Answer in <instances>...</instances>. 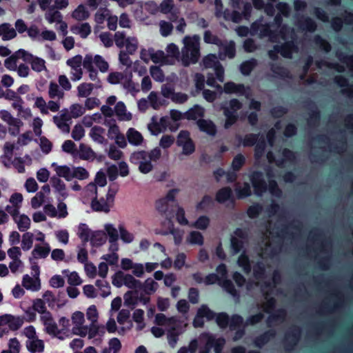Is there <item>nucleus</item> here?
<instances>
[{
    "label": "nucleus",
    "mask_w": 353,
    "mask_h": 353,
    "mask_svg": "<svg viewBox=\"0 0 353 353\" xmlns=\"http://www.w3.org/2000/svg\"><path fill=\"white\" fill-rule=\"evenodd\" d=\"M216 323L221 329H225L228 327L230 316L226 312H219L216 314Z\"/></svg>",
    "instance_id": "41"
},
{
    "label": "nucleus",
    "mask_w": 353,
    "mask_h": 353,
    "mask_svg": "<svg viewBox=\"0 0 353 353\" xmlns=\"http://www.w3.org/2000/svg\"><path fill=\"white\" fill-rule=\"evenodd\" d=\"M50 252V248L48 243L46 246H42L39 244L35 245L33 250L32 251V258L37 259L39 258H46Z\"/></svg>",
    "instance_id": "19"
},
{
    "label": "nucleus",
    "mask_w": 353,
    "mask_h": 353,
    "mask_svg": "<svg viewBox=\"0 0 353 353\" xmlns=\"http://www.w3.org/2000/svg\"><path fill=\"white\" fill-rule=\"evenodd\" d=\"M266 147L265 140L261 137L255 144L254 148V158L256 160L260 159L264 154Z\"/></svg>",
    "instance_id": "38"
},
{
    "label": "nucleus",
    "mask_w": 353,
    "mask_h": 353,
    "mask_svg": "<svg viewBox=\"0 0 353 353\" xmlns=\"http://www.w3.org/2000/svg\"><path fill=\"white\" fill-rule=\"evenodd\" d=\"M91 230L85 223H80L78 229V236L81 239L83 244H85L90 240L92 234Z\"/></svg>",
    "instance_id": "25"
},
{
    "label": "nucleus",
    "mask_w": 353,
    "mask_h": 353,
    "mask_svg": "<svg viewBox=\"0 0 353 353\" xmlns=\"http://www.w3.org/2000/svg\"><path fill=\"white\" fill-rule=\"evenodd\" d=\"M299 28L310 32H314L317 28L316 22L309 17H303L299 21Z\"/></svg>",
    "instance_id": "20"
},
{
    "label": "nucleus",
    "mask_w": 353,
    "mask_h": 353,
    "mask_svg": "<svg viewBox=\"0 0 353 353\" xmlns=\"http://www.w3.org/2000/svg\"><path fill=\"white\" fill-rule=\"evenodd\" d=\"M308 106L314 108L310 114V118L307 120V123L310 125H316L319 123L321 114L320 112L317 110L316 106L314 101L309 100L307 102Z\"/></svg>",
    "instance_id": "21"
},
{
    "label": "nucleus",
    "mask_w": 353,
    "mask_h": 353,
    "mask_svg": "<svg viewBox=\"0 0 353 353\" xmlns=\"http://www.w3.org/2000/svg\"><path fill=\"white\" fill-rule=\"evenodd\" d=\"M196 124L200 131L210 136L214 137L217 132L216 125L210 119H199L197 120Z\"/></svg>",
    "instance_id": "8"
},
{
    "label": "nucleus",
    "mask_w": 353,
    "mask_h": 353,
    "mask_svg": "<svg viewBox=\"0 0 353 353\" xmlns=\"http://www.w3.org/2000/svg\"><path fill=\"white\" fill-rule=\"evenodd\" d=\"M223 49L224 54L230 59H233L236 55V46L233 41H223V46L219 47Z\"/></svg>",
    "instance_id": "33"
},
{
    "label": "nucleus",
    "mask_w": 353,
    "mask_h": 353,
    "mask_svg": "<svg viewBox=\"0 0 353 353\" xmlns=\"http://www.w3.org/2000/svg\"><path fill=\"white\" fill-rule=\"evenodd\" d=\"M245 163V157L243 154L239 153L232 159L231 168L234 172H239Z\"/></svg>",
    "instance_id": "40"
},
{
    "label": "nucleus",
    "mask_w": 353,
    "mask_h": 353,
    "mask_svg": "<svg viewBox=\"0 0 353 353\" xmlns=\"http://www.w3.org/2000/svg\"><path fill=\"white\" fill-rule=\"evenodd\" d=\"M223 114L225 117V121L224 124V127L225 129H228L232 125H233L239 119V116L237 113H234V112H230L228 109H223Z\"/></svg>",
    "instance_id": "30"
},
{
    "label": "nucleus",
    "mask_w": 353,
    "mask_h": 353,
    "mask_svg": "<svg viewBox=\"0 0 353 353\" xmlns=\"http://www.w3.org/2000/svg\"><path fill=\"white\" fill-rule=\"evenodd\" d=\"M236 192L238 199L246 198L252 194L250 186L248 183H245L243 188H236Z\"/></svg>",
    "instance_id": "63"
},
{
    "label": "nucleus",
    "mask_w": 353,
    "mask_h": 353,
    "mask_svg": "<svg viewBox=\"0 0 353 353\" xmlns=\"http://www.w3.org/2000/svg\"><path fill=\"white\" fill-rule=\"evenodd\" d=\"M202 63L204 68H213L219 63V61L215 54H209L203 57Z\"/></svg>",
    "instance_id": "48"
},
{
    "label": "nucleus",
    "mask_w": 353,
    "mask_h": 353,
    "mask_svg": "<svg viewBox=\"0 0 353 353\" xmlns=\"http://www.w3.org/2000/svg\"><path fill=\"white\" fill-rule=\"evenodd\" d=\"M17 224L18 229L21 232H25L30 227V219L26 214H21L17 219V221H14Z\"/></svg>",
    "instance_id": "36"
},
{
    "label": "nucleus",
    "mask_w": 353,
    "mask_h": 353,
    "mask_svg": "<svg viewBox=\"0 0 353 353\" xmlns=\"http://www.w3.org/2000/svg\"><path fill=\"white\" fill-rule=\"evenodd\" d=\"M219 283L221 284L225 291L232 296H239V292L231 280L228 279H223Z\"/></svg>",
    "instance_id": "44"
},
{
    "label": "nucleus",
    "mask_w": 353,
    "mask_h": 353,
    "mask_svg": "<svg viewBox=\"0 0 353 353\" xmlns=\"http://www.w3.org/2000/svg\"><path fill=\"white\" fill-rule=\"evenodd\" d=\"M281 154H282L283 159H278L276 161V165L279 168H281L283 166V163L285 161H292L295 160V159H296L294 152L288 148H284L282 150Z\"/></svg>",
    "instance_id": "29"
},
{
    "label": "nucleus",
    "mask_w": 353,
    "mask_h": 353,
    "mask_svg": "<svg viewBox=\"0 0 353 353\" xmlns=\"http://www.w3.org/2000/svg\"><path fill=\"white\" fill-rule=\"evenodd\" d=\"M270 70L274 74L276 77L282 79L292 77L289 70L279 63H271Z\"/></svg>",
    "instance_id": "18"
},
{
    "label": "nucleus",
    "mask_w": 353,
    "mask_h": 353,
    "mask_svg": "<svg viewBox=\"0 0 353 353\" xmlns=\"http://www.w3.org/2000/svg\"><path fill=\"white\" fill-rule=\"evenodd\" d=\"M124 285L130 289H142L143 283L139 281L134 278L131 274H125Z\"/></svg>",
    "instance_id": "27"
},
{
    "label": "nucleus",
    "mask_w": 353,
    "mask_h": 353,
    "mask_svg": "<svg viewBox=\"0 0 353 353\" xmlns=\"http://www.w3.org/2000/svg\"><path fill=\"white\" fill-rule=\"evenodd\" d=\"M216 313L210 310L208 305H202L197 311L198 317L206 318L208 321L213 320L216 316Z\"/></svg>",
    "instance_id": "32"
},
{
    "label": "nucleus",
    "mask_w": 353,
    "mask_h": 353,
    "mask_svg": "<svg viewBox=\"0 0 353 353\" xmlns=\"http://www.w3.org/2000/svg\"><path fill=\"white\" fill-rule=\"evenodd\" d=\"M228 326L230 330L232 331L236 330L237 328L244 327L243 318L237 314H232V316L230 317Z\"/></svg>",
    "instance_id": "35"
},
{
    "label": "nucleus",
    "mask_w": 353,
    "mask_h": 353,
    "mask_svg": "<svg viewBox=\"0 0 353 353\" xmlns=\"http://www.w3.org/2000/svg\"><path fill=\"white\" fill-rule=\"evenodd\" d=\"M126 136L128 142L133 145H140L143 141V137L142 134L133 128L128 129Z\"/></svg>",
    "instance_id": "13"
},
{
    "label": "nucleus",
    "mask_w": 353,
    "mask_h": 353,
    "mask_svg": "<svg viewBox=\"0 0 353 353\" xmlns=\"http://www.w3.org/2000/svg\"><path fill=\"white\" fill-rule=\"evenodd\" d=\"M314 41L315 44L319 46L325 52L328 53L332 49L330 43L320 35L317 34L314 37Z\"/></svg>",
    "instance_id": "50"
},
{
    "label": "nucleus",
    "mask_w": 353,
    "mask_h": 353,
    "mask_svg": "<svg viewBox=\"0 0 353 353\" xmlns=\"http://www.w3.org/2000/svg\"><path fill=\"white\" fill-rule=\"evenodd\" d=\"M48 94L51 99H54L57 97L59 99L63 98L64 95L63 92L59 89L57 83L53 81L50 83Z\"/></svg>",
    "instance_id": "51"
},
{
    "label": "nucleus",
    "mask_w": 353,
    "mask_h": 353,
    "mask_svg": "<svg viewBox=\"0 0 353 353\" xmlns=\"http://www.w3.org/2000/svg\"><path fill=\"white\" fill-rule=\"evenodd\" d=\"M230 249L232 254H237L242 250H244L245 241L242 239H238L236 236H231L230 239Z\"/></svg>",
    "instance_id": "23"
},
{
    "label": "nucleus",
    "mask_w": 353,
    "mask_h": 353,
    "mask_svg": "<svg viewBox=\"0 0 353 353\" xmlns=\"http://www.w3.org/2000/svg\"><path fill=\"white\" fill-rule=\"evenodd\" d=\"M94 88L92 83H83L78 88V96L79 97H87L90 94Z\"/></svg>",
    "instance_id": "46"
},
{
    "label": "nucleus",
    "mask_w": 353,
    "mask_h": 353,
    "mask_svg": "<svg viewBox=\"0 0 353 353\" xmlns=\"http://www.w3.org/2000/svg\"><path fill=\"white\" fill-rule=\"evenodd\" d=\"M237 264L239 267L242 268L243 271L248 274L251 272L252 267L250 258L246 254L245 250H243L237 259Z\"/></svg>",
    "instance_id": "22"
},
{
    "label": "nucleus",
    "mask_w": 353,
    "mask_h": 353,
    "mask_svg": "<svg viewBox=\"0 0 353 353\" xmlns=\"http://www.w3.org/2000/svg\"><path fill=\"white\" fill-rule=\"evenodd\" d=\"M259 134H247L242 139L241 137L239 139L241 141V143L244 147H252L255 145L259 141Z\"/></svg>",
    "instance_id": "34"
},
{
    "label": "nucleus",
    "mask_w": 353,
    "mask_h": 353,
    "mask_svg": "<svg viewBox=\"0 0 353 353\" xmlns=\"http://www.w3.org/2000/svg\"><path fill=\"white\" fill-rule=\"evenodd\" d=\"M148 159V152L145 150H140L133 152L130 158V161L133 164H140Z\"/></svg>",
    "instance_id": "37"
},
{
    "label": "nucleus",
    "mask_w": 353,
    "mask_h": 353,
    "mask_svg": "<svg viewBox=\"0 0 353 353\" xmlns=\"http://www.w3.org/2000/svg\"><path fill=\"white\" fill-rule=\"evenodd\" d=\"M286 316V311L284 309H279L276 313L270 314L266 322L268 327L272 326V323L278 320H284Z\"/></svg>",
    "instance_id": "43"
},
{
    "label": "nucleus",
    "mask_w": 353,
    "mask_h": 353,
    "mask_svg": "<svg viewBox=\"0 0 353 353\" xmlns=\"http://www.w3.org/2000/svg\"><path fill=\"white\" fill-rule=\"evenodd\" d=\"M52 187H54L60 194L64 196L65 194V184L59 177L53 176L51 179Z\"/></svg>",
    "instance_id": "59"
},
{
    "label": "nucleus",
    "mask_w": 353,
    "mask_h": 353,
    "mask_svg": "<svg viewBox=\"0 0 353 353\" xmlns=\"http://www.w3.org/2000/svg\"><path fill=\"white\" fill-rule=\"evenodd\" d=\"M14 145L12 143L6 142L3 147L4 154L1 157L2 163L6 167L10 168L12 158L13 156Z\"/></svg>",
    "instance_id": "16"
},
{
    "label": "nucleus",
    "mask_w": 353,
    "mask_h": 353,
    "mask_svg": "<svg viewBox=\"0 0 353 353\" xmlns=\"http://www.w3.org/2000/svg\"><path fill=\"white\" fill-rule=\"evenodd\" d=\"M36 279L30 277L28 274H25L23 276L22 285L27 289L32 291H38L40 289V281L39 277H35Z\"/></svg>",
    "instance_id": "15"
},
{
    "label": "nucleus",
    "mask_w": 353,
    "mask_h": 353,
    "mask_svg": "<svg viewBox=\"0 0 353 353\" xmlns=\"http://www.w3.org/2000/svg\"><path fill=\"white\" fill-rule=\"evenodd\" d=\"M214 205V201L211 196L210 195H205L203 196L201 201L199 202L196 205V208L197 210H205L207 208H211Z\"/></svg>",
    "instance_id": "47"
},
{
    "label": "nucleus",
    "mask_w": 353,
    "mask_h": 353,
    "mask_svg": "<svg viewBox=\"0 0 353 353\" xmlns=\"http://www.w3.org/2000/svg\"><path fill=\"white\" fill-rule=\"evenodd\" d=\"M210 218L208 216L202 215L200 216L196 221L192 224V227L204 230L208 228L210 225Z\"/></svg>",
    "instance_id": "49"
},
{
    "label": "nucleus",
    "mask_w": 353,
    "mask_h": 353,
    "mask_svg": "<svg viewBox=\"0 0 353 353\" xmlns=\"http://www.w3.org/2000/svg\"><path fill=\"white\" fill-rule=\"evenodd\" d=\"M89 12L82 4L78 6L72 14V17L78 21L85 20L89 17Z\"/></svg>",
    "instance_id": "31"
},
{
    "label": "nucleus",
    "mask_w": 353,
    "mask_h": 353,
    "mask_svg": "<svg viewBox=\"0 0 353 353\" xmlns=\"http://www.w3.org/2000/svg\"><path fill=\"white\" fill-rule=\"evenodd\" d=\"M184 46L182 48V62L185 66L198 62L200 53V37L197 34L192 37L185 36L183 39Z\"/></svg>",
    "instance_id": "1"
},
{
    "label": "nucleus",
    "mask_w": 353,
    "mask_h": 353,
    "mask_svg": "<svg viewBox=\"0 0 353 353\" xmlns=\"http://www.w3.org/2000/svg\"><path fill=\"white\" fill-rule=\"evenodd\" d=\"M55 171L59 177H63L66 181H70L72 179V172L67 165H57Z\"/></svg>",
    "instance_id": "39"
},
{
    "label": "nucleus",
    "mask_w": 353,
    "mask_h": 353,
    "mask_svg": "<svg viewBox=\"0 0 353 353\" xmlns=\"http://www.w3.org/2000/svg\"><path fill=\"white\" fill-rule=\"evenodd\" d=\"M105 231L109 236V242L115 243L119 239V234L117 229L111 224H107L105 226Z\"/></svg>",
    "instance_id": "60"
},
{
    "label": "nucleus",
    "mask_w": 353,
    "mask_h": 353,
    "mask_svg": "<svg viewBox=\"0 0 353 353\" xmlns=\"http://www.w3.org/2000/svg\"><path fill=\"white\" fill-rule=\"evenodd\" d=\"M27 348L32 353H34L37 351L39 352H41L44 350L43 341L40 339L32 341L30 342L29 345H27Z\"/></svg>",
    "instance_id": "57"
},
{
    "label": "nucleus",
    "mask_w": 353,
    "mask_h": 353,
    "mask_svg": "<svg viewBox=\"0 0 353 353\" xmlns=\"http://www.w3.org/2000/svg\"><path fill=\"white\" fill-rule=\"evenodd\" d=\"M45 63L46 62L43 59L34 57L30 64L34 71L40 72L46 69Z\"/></svg>",
    "instance_id": "61"
},
{
    "label": "nucleus",
    "mask_w": 353,
    "mask_h": 353,
    "mask_svg": "<svg viewBox=\"0 0 353 353\" xmlns=\"http://www.w3.org/2000/svg\"><path fill=\"white\" fill-rule=\"evenodd\" d=\"M71 30L74 33L78 32L81 38L85 39L91 33V27L88 23H83L80 26H72Z\"/></svg>",
    "instance_id": "28"
},
{
    "label": "nucleus",
    "mask_w": 353,
    "mask_h": 353,
    "mask_svg": "<svg viewBox=\"0 0 353 353\" xmlns=\"http://www.w3.org/2000/svg\"><path fill=\"white\" fill-rule=\"evenodd\" d=\"M223 91L225 94H237L239 96L249 97L250 88L245 87L243 83H235L233 81L226 82L223 85Z\"/></svg>",
    "instance_id": "4"
},
{
    "label": "nucleus",
    "mask_w": 353,
    "mask_h": 353,
    "mask_svg": "<svg viewBox=\"0 0 353 353\" xmlns=\"http://www.w3.org/2000/svg\"><path fill=\"white\" fill-rule=\"evenodd\" d=\"M33 234L26 232L22 236L21 248L24 251L29 250L33 244Z\"/></svg>",
    "instance_id": "53"
},
{
    "label": "nucleus",
    "mask_w": 353,
    "mask_h": 353,
    "mask_svg": "<svg viewBox=\"0 0 353 353\" xmlns=\"http://www.w3.org/2000/svg\"><path fill=\"white\" fill-rule=\"evenodd\" d=\"M250 180L256 195L261 196L267 191L268 185L261 171H253L250 176Z\"/></svg>",
    "instance_id": "3"
},
{
    "label": "nucleus",
    "mask_w": 353,
    "mask_h": 353,
    "mask_svg": "<svg viewBox=\"0 0 353 353\" xmlns=\"http://www.w3.org/2000/svg\"><path fill=\"white\" fill-rule=\"evenodd\" d=\"M225 343V340L223 338L215 339L212 336H210L206 342V345L210 350L214 347L215 353H221Z\"/></svg>",
    "instance_id": "14"
},
{
    "label": "nucleus",
    "mask_w": 353,
    "mask_h": 353,
    "mask_svg": "<svg viewBox=\"0 0 353 353\" xmlns=\"http://www.w3.org/2000/svg\"><path fill=\"white\" fill-rule=\"evenodd\" d=\"M104 132V128L99 125H94L90 130V136L94 141L103 143L105 141V138L103 136Z\"/></svg>",
    "instance_id": "24"
},
{
    "label": "nucleus",
    "mask_w": 353,
    "mask_h": 353,
    "mask_svg": "<svg viewBox=\"0 0 353 353\" xmlns=\"http://www.w3.org/2000/svg\"><path fill=\"white\" fill-rule=\"evenodd\" d=\"M93 150L83 143L79 145V157L83 160H88L94 156Z\"/></svg>",
    "instance_id": "54"
},
{
    "label": "nucleus",
    "mask_w": 353,
    "mask_h": 353,
    "mask_svg": "<svg viewBox=\"0 0 353 353\" xmlns=\"http://www.w3.org/2000/svg\"><path fill=\"white\" fill-rule=\"evenodd\" d=\"M112 205V204L110 201H108L107 198L105 199L103 197H101L98 199L97 194L91 201V208L94 212L108 213Z\"/></svg>",
    "instance_id": "5"
},
{
    "label": "nucleus",
    "mask_w": 353,
    "mask_h": 353,
    "mask_svg": "<svg viewBox=\"0 0 353 353\" xmlns=\"http://www.w3.org/2000/svg\"><path fill=\"white\" fill-rule=\"evenodd\" d=\"M203 41L205 43L214 44L219 47L223 46V41L218 36L213 34L210 30H205L204 32Z\"/></svg>",
    "instance_id": "26"
},
{
    "label": "nucleus",
    "mask_w": 353,
    "mask_h": 353,
    "mask_svg": "<svg viewBox=\"0 0 353 353\" xmlns=\"http://www.w3.org/2000/svg\"><path fill=\"white\" fill-rule=\"evenodd\" d=\"M94 63L101 72H105L108 69L109 65L108 62L105 61L101 55L97 54L94 56Z\"/></svg>",
    "instance_id": "64"
},
{
    "label": "nucleus",
    "mask_w": 353,
    "mask_h": 353,
    "mask_svg": "<svg viewBox=\"0 0 353 353\" xmlns=\"http://www.w3.org/2000/svg\"><path fill=\"white\" fill-rule=\"evenodd\" d=\"M334 82L339 87L342 88L341 92L349 97H353V85L350 84L348 79L342 75H337L334 78Z\"/></svg>",
    "instance_id": "7"
},
{
    "label": "nucleus",
    "mask_w": 353,
    "mask_h": 353,
    "mask_svg": "<svg viewBox=\"0 0 353 353\" xmlns=\"http://www.w3.org/2000/svg\"><path fill=\"white\" fill-rule=\"evenodd\" d=\"M263 211V206L259 203H254L247 210V214L250 219H256Z\"/></svg>",
    "instance_id": "45"
},
{
    "label": "nucleus",
    "mask_w": 353,
    "mask_h": 353,
    "mask_svg": "<svg viewBox=\"0 0 353 353\" xmlns=\"http://www.w3.org/2000/svg\"><path fill=\"white\" fill-rule=\"evenodd\" d=\"M258 61L254 58H251L247 61H243L239 66L241 73L244 76H248L252 71L257 66Z\"/></svg>",
    "instance_id": "17"
},
{
    "label": "nucleus",
    "mask_w": 353,
    "mask_h": 353,
    "mask_svg": "<svg viewBox=\"0 0 353 353\" xmlns=\"http://www.w3.org/2000/svg\"><path fill=\"white\" fill-rule=\"evenodd\" d=\"M150 72L154 81L159 82H163L164 81L165 75L163 70L160 68L159 66H151L150 68Z\"/></svg>",
    "instance_id": "52"
},
{
    "label": "nucleus",
    "mask_w": 353,
    "mask_h": 353,
    "mask_svg": "<svg viewBox=\"0 0 353 353\" xmlns=\"http://www.w3.org/2000/svg\"><path fill=\"white\" fill-rule=\"evenodd\" d=\"M288 112V109L283 105H276L270 109V113L274 119L283 117Z\"/></svg>",
    "instance_id": "56"
},
{
    "label": "nucleus",
    "mask_w": 353,
    "mask_h": 353,
    "mask_svg": "<svg viewBox=\"0 0 353 353\" xmlns=\"http://www.w3.org/2000/svg\"><path fill=\"white\" fill-rule=\"evenodd\" d=\"M204 115L205 109L202 106L196 104L184 113L183 117L188 120L195 121L198 118L202 119Z\"/></svg>",
    "instance_id": "9"
},
{
    "label": "nucleus",
    "mask_w": 353,
    "mask_h": 353,
    "mask_svg": "<svg viewBox=\"0 0 353 353\" xmlns=\"http://www.w3.org/2000/svg\"><path fill=\"white\" fill-rule=\"evenodd\" d=\"M0 36L3 41H8L17 37V32L10 23H3L0 25Z\"/></svg>",
    "instance_id": "10"
},
{
    "label": "nucleus",
    "mask_w": 353,
    "mask_h": 353,
    "mask_svg": "<svg viewBox=\"0 0 353 353\" xmlns=\"http://www.w3.org/2000/svg\"><path fill=\"white\" fill-rule=\"evenodd\" d=\"M301 336V328L297 325H292L290 330L286 332L283 339V345L285 352L293 351L297 345Z\"/></svg>",
    "instance_id": "2"
},
{
    "label": "nucleus",
    "mask_w": 353,
    "mask_h": 353,
    "mask_svg": "<svg viewBox=\"0 0 353 353\" xmlns=\"http://www.w3.org/2000/svg\"><path fill=\"white\" fill-rule=\"evenodd\" d=\"M294 44L292 42H285L281 45H275L274 46V49L279 52L281 55L287 59L292 58V52L294 49Z\"/></svg>",
    "instance_id": "11"
},
{
    "label": "nucleus",
    "mask_w": 353,
    "mask_h": 353,
    "mask_svg": "<svg viewBox=\"0 0 353 353\" xmlns=\"http://www.w3.org/2000/svg\"><path fill=\"white\" fill-rule=\"evenodd\" d=\"M216 201L219 203H223L229 200H234L232 190L230 187H223L219 189L215 196Z\"/></svg>",
    "instance_id": "12"
},
{
    "label": "nucleus",
    "mask_w": 353,
    "mask_h": 353,
    "mask_svg": "<svg viewBox=\"0 0 353 353\" xmlns=\"http://www.w3.org/2000/svg\"><path fill=\"white\" fill-rule=\"evenodd\" d=\"M276 335V332L274 329H269L260 335L255 337L253 341L254 345L258 348H262L270 340L274 339Z\"/></svg>",
    "instance_id": "6"
},
{
    "label": "nucleus",
    "mask_w": 353,
    "mask_h": 353,
    "mask_svg": "<svg viewBox=\"0 0 353 353\" xmlns=\"http://www.w3.org/2000/svg\"><path fill=\"white\" fill-rule=\"evenodd\" d=\"M254 276L256 279H263L265 276V266L262 262H257L253 268Z\"/></svg>",
    "instance_id": "62"
},
{
    "label": "nucleus",
    "mask_w": 353,
    "mask_h": 353,
    "mask_svg": "<svg viewBox=\"0 0 353 353\" xmlns=\"http://www.w3.org/2000/svg\"><path fill=\"white\" fill-rule=\"evenodd\" d=\"M264 298L266 301L264 311L266 313H270L276 307V300L272 296H269V294L268 292L264 294Z\"/></svg>",
    "instance_id": "58"
},
{
    "label": "nucleus",
    "mask_w": 353,
    "mask_h": 353,
    "mask_svg": "<svg viewBox=\"0 0 353 353\" xmlns=\"http://www.w3.org/2000/svg\"><path fill=\"white\" fill-rule=\"evenodd\" d=\"M150 57L154 63H167L168 58L162 50L154 52L152 49V52L150 51Z\"/></svg>",
    "instance_id": "42"
},
{
    "label": "nucleus",
    "mask_w": 353,
    "mask_h": 353,
    "mask_svg": "<svg viewBox=\"0 0 353 353\" xmlns=\"http://www.w3.org/2000/svg\"><path fill=\"white\" fill-rule=\"evenodd\" d=\"M46 332L50 335H52L54 337H57L60 339H63V338L60 336L61 330L58 329L57 323L52 321L49 323L48 325L45 326Z\"/></svg>",
    "instance_id": "55"
}]
</instances>
